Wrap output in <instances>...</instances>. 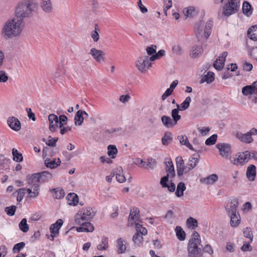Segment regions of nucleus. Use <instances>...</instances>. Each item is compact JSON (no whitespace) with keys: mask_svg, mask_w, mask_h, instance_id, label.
Masks as SVG:
<instances>
[{"mask_svg":"<svg viewBox=\"0 0 257 257\" xmlns=\"http://www.w3.org/2000/svg\"><path fill=\"white\" fill-rule=\"evenodd\" d=\"M24 22L22 18L17 17L9 20L5 24L3 32L5 36L8 38H12L19 36L24 29Z\"/></svg>","mask_w":257,"mask_h":257,"instance_id":"obj_1","label":"nucleus"},{"mask_svg":"<svg viewBox=\"0 0 257 257\" xmlns=\"http://www.w3.org/2000/svg\"><path fill=\"white\" fill-rule=\"evenodd\" d=\"M139 209L135 207L131 208L128 217V224H133V222H136L140 219ZM136 233L133 236V241H141L143 239V235L147 233V230L139 223H135Z\"/></svg>","mask_w":257,"mask_h":257,"instance_id":"obj_2","label":"nucleus"},{"mask_svg":"<svg viewBox=\"0 0 257 257\" xmlns=\"http://www.w3.org/2000/svg\"><path fill=\"white\" fill-rule=\"evenodd\" d=\"M36 8V4L32 0H26L19 5L16 9V17L22 18L31 16L32 12Z\"/></svg>","mask_w":257,"mask_h":257,"instance_id":"obj_3","label":"nucleus"},{"mask_svg":"<svg viewBox=\"0 0 257 257\" xmlns=\"http://www.w3.org/2000/svg\"><path fill=\"white\" fill-rule=\"evenodd\" d=\"M95 215V212L90 207L82 208L79 210L75 216V221L76 224H81L82 221L89 220Z\"/></svg>","mask_w":257,"mask_h":257,"instance_id":"obj_4","label":"nucleus"},{"mask_svg":"<svg viewBox=\"0 0 257 257\" xmlns=\"http://www.w3.org/2000/svg\"><path fill=\"white\" fill-rule=\"evenodd\" d=\"M240 0H227V2L222 8V14L229 17L236 13L239 8Z\"/></svg>","mask_w":257,"mask_h":257,"instance_id":"obj_5","label":"nucleus"},{"mask_svg":"<svg viewBox=\"0 0 257 257\" xmlns=\"http://www.w3.org/2000/svg\"><path fill=\"white\" fill-rule=\"evenodd\" d=\"M189 257H202V245L200 242H189L188 245Z\"/></svg>","mask_w":257,"mask_h":257,"instance_id":"obj_6","label":"nucleus"},{"mask_svg":"<svg viewBox=\"0 0 257 257\" xmlns=\"http://www.w3.org/2000/svg\"><path fill=\"white\" fill-rule=\"evenodd\" d=\"M63 224V221L61 219H58L55 223L52 224L50 227V234H47V238L53 241L55 238L58 237L59 234V230Z\"/></svg>","mask_w":257,"mask_h":257,"instance_id":"obj_7","label":"nucleus"},{"mask_svg":"<svg viewBox=\"0 0 257 257\" xmlns=\"http://www.w3.org/2000/svg\"><path fill=\"white\" fill-rule=\"evenodd\" d=\"M257 134V129L252 127L249 132L245 134H242L240 132H237L236 137L241 142L245 143H250L253 141L252 136H255Z\"/></svg>","mask_w":257,"mask_h":257,"instance_id":"obj_8","label":"nucleus"},{"mask_svg":"<svg viewBox=\"0 0 257 257\" xmlns=\"http://www.w3.org/2000/svg\"><path fill=\"white\" fill-rule=\"evenodd\" d=\"M250 159L249 151H246L238 154L237 157L233 158L230 162L235 165H243L247 163Z\"/></svg>","mask_w":257,"mask_h":257,"instance_id":"obj_9","label":"nucleus"},{"mask_svg":"<svg viewBox=\"0 0 257 257\" xmlns=\"http://www.w3.org/2000/svg\"><path fill=\"white\" fill-rule=\"evenodd\" d=\"M136 67L142 73L145 72L151 67V63L149 62V57L147 56L140 57L136 62Z\"/></svg>","mask_w":257,"mask_h":257,"instance_id":"obj_10","label":"nucleus"},{"mask_svg":"<svg viewBox=\"0 0 257 257\" xmlns=\"http://www.w3.org/2000/svg\"><path fill=\"white\" fill-rule=\"evenodd\" d=\"M177 173L178 177H180L183 175L184 173L188 172V168L185 165L184 161L181 156H178L176 158Z\"/></svg>","mask_w":257,"mask_h":257,"instance_id":"obj_11","label":"nucleus"},{"mask_svg":"<svg viewBox=\"0 0 257 257\" xmlns=\"http://www.w3.org/2000/svg\"><path fill=\"white\" fill-rule=\"evenodd\" d=\"M238 200L236 198H233L230 199V201H228L225 206V209L227 215L237 213V207L238 205Z\"/></svg>","mask_w":257,"mask_h":257,"instance_id":"obj_12","label":"nucleus"},{"mask_svg":"<svg viewBox=\"0 0 257 257\" xmlns=\"http://www.w3.org/2000/svg\"><path fill=\"white\" fill-rule=\"evenodd\" d=\"M222 157L227 158L231 154V146L229 144L219 143L216 145Z\"/></svg>","mask_w":257,"mask_h":257,"instance_id":"obj_13","label":"nucleus"},{"mask_svg":"<svg viewBox=\"0 0 257 257\" xmlns=\"http://www.w3.org/2000/svg\"><path fill=\"white\" fill-rule=\"evenodd\" d=\"M164 163L166 164V171L167 173L166 175H168V178L169 177L172 178L175 176V172L174 167L171 158H166L165 159Z\"/></svg>","mask_w":257,"mask_h":257,"instance_id":"obj_14","label":"nucleus"},{"mask_svg":"<svg viewBox=\"0 0 257 257\" xmlns=\"http://www.w3.org/2000/svg\"><path fill=\"white\" fill-rule=\"evenodd\" d=\"M7 122L8 125L13 130L18 132L21 128V123L20 120L15 116L9 117Z\"/></svg>","mask_w":257,"mask_h":257,"instance_id":"obj_15","label":"nucleus"},{"mask_svg":"<svg viewBox=\"0 0 257 257\" xmlns=\"http://www.w3.org/2000/svg\"><path fill=\"white\" fill-rule=\"evenodd\" d=\"M227 56V52H223L220 56H219L213 63L214 67L218 70H221L224 66L225 58Z\"/></svg>","mask_w":257,"mask_h":257,"instance_id":"obj_16","label":"nucleus"},{"mask_svg":"<svg viewBox=\"0 0 257 257\" xmlns=\"http://www.w3.org/2000/svg\"><path fill=\"white\" fill-rule=\"evenodd\" d=\"M26 181L29 186L33 188V186H39V176L38 173H34L32 175H28L27 177Z\"/></svg>","mask_w":257,"mask_h":257,"instance_id":"obj_17","label":"nucleus"},{"mask_svg":"<svg viewBox=\"0 0 257 257\" xmlns=\"http://www.w3.org/2000/svg\"><path fill=\"white\" fill-rule=\"evenodd\" d=\"M168 181V175H166L161 178L160 183L163 188H167L170 192H173L176 189L175 184L171 180L170 184L169 185L167 184Z\"/></svg>","mask_w":257,"mask_h":257,"instance_id":"obj_18","label":"nucleus"},{"mask_svg":"<svg viewBox=\"0 0 257 257\" xmlns=\"http://www.w3.org/2000/svg\"><path fill=\"white\" fill-rule=\"evenodd\" d=\"M49 121V130L51 132H55L56 128L58 127L59 118L55 114H50L48 116Z\"/></svg>","mask_w":257,"mask_h":257,"instance_id":"obj_19","label":"nucleus"},{"mask_svg":"<svg viewBox=\"0 0 257 257\" xmlns=\"http://www.w3.org/2000/svg\"><path fill=\"white\" fill-rule=\"evenodd\" d=\"M90 54L97 62H101L104 60V54L101 50H97L94 48L91 49Z\"/></svg>","mask_w":257,"mask_h":257,"instance_id":"obj_20","label":"nucleus"},{"mask_svg":"<svg viewBox=\"0 0 257 257\" xmlns=\"http://www.w3.org/2000/svg\"><path fill=\"white\" fill-rule=\"evenodd\" d=\"M246 177L250 181L255 180L256 175V167L254 165H249L246 169Z\"/></svg>","mask_w":257,"mask_h":257,"instance_id":"obj_21","label":"nucleus"},{"mask_svg":"<svg viewBox=\"0 0 257 257\" xmlns=\"http://www.w3.org/2000/svg\"><path fill=\"white\" fill-rule=\"evenodd\" d=\"M203 52V49L201 46L195 45L193 46L190 50V56L192 58H196L199 57Z\"/></svg>","mask_w":257,"mask_h":257,"instance_id":"obj_22","label":"nucleus"},{"mask_svg":"<svg viewBox=\"0 0 257 257\" xmlns=\"http://www.w3.org/2000/svg\"><path fill=\"white\" fill-rule=\"evenodd\" d=\"M200 156L198 154L196 153L193 155V156L189 158V162L187 164V165L189 166L188 168V171H190L194 168L198 163L199 162Z\"/></svg>","mask_w":257,"mask_h":257,"instance_id":"obj_23","label":"nucleus"},{"mask_svg":"<svg viewBox=\"0 0 257 257\" xmlns=\"http://www.w3.org/2000/svg\"><path fill=\"white\" fill-rule=\"evenodd\" d=\"M80 224L81 225V226L77 227L76 229L78 232H92L94 230V226L89 222H84L82 221V223Z\"/></svg>","mask_w":257,"mask_h":257,"instance_id":"obj_24","label":"nucleus"},{"mask_svg":"<svg viewBox=\"0 0 257 257\" xmlns=\"http://www.w3.org/2000/svg\"><path fill=\"white\" fill-rule=\"evenodd\" d=\"M230 218V225L233 227H237L240 222V217L239 214L237 212V213H234L228 215Z\"/></svg>","mask_w":257,"mask_h":257,"instance_id":"obj_25","label":"nucleus"},{"mask_svg":"<svg viewBox=\"0 0 257 257\" xmlns=\"http://www.w3.org/2000/svg\"><path fill=\"white\" fill-rule=\"evenodd\" d=\"M218 179V176L216 174H213L206 178L201 179L200 182L206 185H212L214 184Z\"/></svg>","mask_w":257,"mask_h":257,"instance_id":"obj_26","label":"nucleus"},{"mask_svg":"<svg viewBox=\"0 0 257 257\" xmlns=\"http://www.w3.org/2000/svg\"><path fill=\"white\" fill-rule=\"evenodd\" d=\"M183 12L186 18H192L198 15V12L193 7H189L185 8Z\"/></svg>","mask_w":257,"mask_h":257,"instance_id":"obj_27","label":"nucleus"},{"mask_svg":"<svg viewBox=\"0 0 257 257\" xmlns=\"http://www.w3.org/2000/svg\"><path fill=\"white\" fill-rule=\"evenodd\" d=\"M214 80V74L213 72L208 71L206 74L202 76L200 83L206 82L207 84L212 83Z\"/></svg>","mask_w":257,"mask_h":257,"instance_id":"obj_28","label":"nucleus"},{"mask_svg":"<svg viewBox=\"0 0 257 257\" xmlns=\"http://www.w3.org/2000/svg\"><path fill=\"white\" fill-rule=\"evenodd\" d=\"M161 121L164 125L167 128L172 127L176 125L173 120L167 115H163L161 117Z\"/></svg>","mask_w":257,"mask_h":257,"instance_id":"obj_29","label":"nucleus"},{"mask_svg":"<svg viewBox=\"0 0 257 257\" xmlns=\"http://www.w3.org/2000/svg\"><path fill=\"white\" fill-rule=\"evenodd\" d=\"M42 9L46 13H50L52 11V5L50 0H42L41 3Z\"/></svg>","mask_w":257,"mask_h":257,"instance_id":"obj_30","label":"nucleus"},{"mask_svg":"<svg viewBox=\"0 0 257 257\" xmlns=\"http://www.w3.org/2000/svg\"><path fill=\"white\" fill-rule=\"evenodd\" d=\"M242 10L244 15L247 17L251 16L252 13V7L248 2L245 1L243 2Z\"/></svg>","mask_w":257,"mask_h":257,"instance_id":"obj_31","label":"nucleus"},{"mask_svg":"<svg viewBox=\"0 0 257 257\" xmlns=\"http://www.w3.org/2000/svg\"><path fill=\"white\" fill-rule=\"evenodd\" d=\"M26 189V191L29 194V197L31 198H36L39 194L40 186H33L32 188L29 186Z\"/></svg>","mask_w":257,"mask_h":257,"instance_id":"obj_32","label":"nucleus"},{"mask_svg":"<svg viewBox=\"0 0 257 257\" xmlns=\"http://www.w3.org/2000/svg\"><path fill=\"white\" fill-rule=\"evenodd\" d=\"M68 203L70 205H76L78 203V197L74 193H70L67 196Z\"/></svg>","mask_w":257,"mask_h":257,"instance_id":"obj_33","label":"nucleus"},{"mask_svg":"<svg viewBox=\"0 0 257 257\" xmlns=\"http://www.w3.org/2000/svg\"><path fill=\"white\" fill-rule=\"evenodd\" d=\"M248 37L253 41H257V26L254 25L250 27L247 31Z\"/></svg>","mask_w":257,"mask_h":257,"instance_id":"obj_34","label":"nucleus"},{"mask_svg":"<svg viewBox=\"0 0 257 257\" xmlns=\"http://www.w3.org/2000/svg\"><path fill=\"white\" fill-rule=\"evenodd\" d=\"M176 236L180 241H183L185 239L186 233L182 227L180 226H177L175 229Z\"/></svg>","mask_w":257,"mask_h":257,"instance_id":"obj_35","label":"nucleus"},{"mask_svg":"<svg viewBox=\"0 0 257 257\" xmlns=\"http://www.w3.org/2000/svg\"><path fill=\"white\" fill-rule=\"evenodd\" d=\"M61 160L60 159H58V161L56 162L55 160H51L50 159H46L45 161V164L48 168H50L51 169H55L57 168L58 166H60L61 164Z\"/></svg>","mask_w":257,"mask_h":257,"instance_id":"obj_36","label":"nucleus"},{"mask_svg":"<svg viewBox=\"0 0 257 257\" xmlns=\"http://www.w3.org/2000/svg\"><path fill=\"white\" fill-rule=\"evenodd\" d=\"M177 139L179 140L181 145L186 146L190 150H194L193 146L190 144L188 138L186 135L178 136Z\"/></svg>","mask_w":257,"mask_h":257,"instance_id":"obj_37","label":"nucleus"},{"mask_svg":"<svg viewBox=\"0 0 257 257\" xmlns=\"http://www.w3.org/2000/svg\"><path fill=\"white\" fill-rule=\"evenodd\" d=\"M84 119V118L82 114V110H78L74 116L75 124L76 125H81L83 122Z\"/></svg>","mask_w":257,"mask_h":257,"instance_id":"obj_38","label":"nucleus"},{"mask_svg":"<svg viewBox=\"0 0 257 257\" xmlns=\"http://www.w3.org/2000/svg\"><path fill=\"white\" fill-rule=\"evenodd\" d=\"M203 25L202 22L200 21L197 22L194 26V30L198 41H200V37H202L201 33L202 32Z\"/></svg>","mask_w":257,"mask_h":257,"instance_id":"obj_39","label":"nucleus"},{"mask_svg":"<svg viewBox=\"0 0 257 257\" xmlns=\"http://www.w3.org/2000/svg\"><path fill=\"white\" fill-rule=\"evenodd\" d=\"M179 105L177 104V108L173 109L171 111V116L172 119L177 124L178 121L181 119V115L179 114V111L180 109H179Z\"/></svg>","mask_w":257,"mask_h":257,"instance_id":"obj_40","label":"nucleus"},{"mask_svg":"<svg viewBox=\"0 0 257 257\" xmlns=\"http://www.w3.org/2000/svg\"><path fill=\"white\" fill-rule=\"evenodd\" d=\"M186 187L185 185L183 182H180L177 186L176 191L175 194L178 197H180L183 196L184 191L186 190Z\"/></svg>","mask_w":257,"mask_h":257,"instance_id":"obj_41","label":"nucleus"},{"mask_svg":"<svg viewBox=\"0 0 257 257\" xmlns=\"http://www.w3.org/2000/svg\"><path fill=\"white\" fill-rule=\"evenodd\" d=\"M122 168L119 167L116 169V179L119 183L124 182L126 180L125 177L122 173Z\"/></svg>","mask_w":257,"mask_h":257,"instance_id":"obj_42","label":"nucleus"},{"mask_svg":"<svg viewBox=\"0 0 257 257\" xmlns=\"http://www.w3.org/2000/svg\"><path fill=\"white\" fill-rule=\"evenodd\" d=\"M186 225L189 228L195 229L198 226V221L196 219L189 217L187 219Z\"/></svg>","mask_w":257,"mask_h":257,"instance_id":"obj_43","label":"nucleus"},{"mask_svg":"<svg viewBox=\"0 0 257 257\" xmlns=\"http://www.w3.org/2000/svg\"><path fill=\"white\" fill-rule=\"evenodd\" d=\"M157 165L156 161L152 158L148 159V161L144 162L143 167H145L147 169L153 170Z\"/></svg>","mask_w":257,"mask_h":257,"instance_id":"obj_44","label":"nucleus"},{"mask_svg":"<svg viewBox=\"0 0 257 257\" xmlns=\"http://www.w3.org/2000/svg\"><path fill=\"white\" fill-rule=\"evenodd\" d=\"M38 174H39V180H40L41 183L50 179L52 177L51 174L48 171H43L38 173Z\"/></svg>","mask_w":257,"mask_h":257,"instance_id":"obj_45","label":"nucleus"},{"mask_svg":"<svg viewBox=\"0 0 257 257\" xmlns=\"http://www.w3.org/2000/svg\"><path fill=\"white\" fill-rule=\"evenodd\" d=\"M213 26V22L211 20L208 21L206 23L204 29V35L206 39H207L211 34V28Z\"/></svg>","mask_w":257,"mask_h":257,"instance_id":"obj_46","label":"nucleus"},{"mask_svg":"<svg viewBox=\"0 0 257 257\" xmlns=\"http://www.w3.org/2000/svg\"><path fill=\"white\" fill-rule=\"evenodd\" d=\"M242 93L244 96L251 95L255 94L254 90L251 85H246L242 87Z\"/></svg>","mask_w":257,"mask_h":257,"instance_id":"obj_47","label":"nucleus"},{"mask_svg":"<svg viewBox=\"0 0 257 257\" xmlns=\"http://www.w3.org/2000/svg\"><path fill=\"white\" fill-rule=\"evenodd\" d=\"M13 160L17 162H21L23 160L22 154L19 152L17 149L13 148L12 150Z\"/></svg>","mask_w":257,"mask_h":257,"instance_id":"obj_48","label":"nucleus"},{"mask_svg":"<svg viewBox=\"0 0 257 257\" xmlns=\"http://www.w3.org/2000/svg\"><path fill=\"white\" fill-rule=\"evenodd\" d=\"M26 189L25 188H21L18 189L14 193V195H16L17 194V201L18 202H21L25 194H26Z\"/></svg>","mask_w":257,"mask_h":257,"instance_id":"obj_49","label":"nucleus"},{"mask_svg":"<svg viewBox=\"0 0 257 257\" xmlns=\"http://www.w3.org/2000/svg\"><path fill=\"white\" fill-rule=\"evenodd\" d=\"M173 137L170 133H166L162 138V142L163 145L168 146L172 141Z\"/></svg>","mask_w":257,"mask_h":257,"instance_id":"obj_50","label":"nucleus"},{"mask_svg":"<svg viewBox=\"0 0 257 257\" xmlns=\"http://www.w3.org/2000/svg\"><path fill=\"white\" fill-rule=\"evenodd\" d=\"M117 153V149L115 145H109L107 147V154L111 158H114Z\"/></svg>","mask_w":257,"mask_h":257,"instance_id":"obj_51","label":"nucleus"},{"mask_svg":"<svg viewBox=\"0 0 257 257\" xmlns=\"http://www.w3.org/2000/svg\"><path fill=\"white\" fill-rule=\"evenodd\" d=\"M19 227L21 230L24 232H27L29 229V226L27 224L26 218H23L19 224Z\"/></svg>","mask_w":257,"mask_h":257,"instance_id":"obj_52","label":"nucleus"},{"mask_svg":"<svg viewBox=\"0 0 257 257\" xmlns=\"http://www.w3.org/2000/svg\"><path fill=\"white\" fill-rule=\"evenodd\" d=\"M17 206L15 205H12L10 206L6 207L5 208V211L7 214L9 216H14L16 211Z\"/></svg>","mask_w":257,"mask_h":257,"instance_id":"obj_53","label":"nucleus"},{"mask_svg":"<svg viewBox=\"0 0 257 257\" xmlns=\"http://www.w3.org/2000/svg\"><path fill=\"white\" fill-rule=\"evenodd\" d=\"M117 246L118 247L117 252L118 253H122L126 250L127 247V243L125 242L123 244V242H117Z\"/></svg>","mask_w":257,"mask_h":257,"instance_id":"obj_54","label":"nucleus"},{"mask_svg":"<svg viewBox=\"0 0 257 257\" xmlns=\"http://www.w3.org/2000/svg\"><path fill=\"white\" fill-rule=\"evenodd\" d=\"M217 138V135L213 134L206 139L205 144L207 146H211L215 144Z\"/></svg>","mask_w":257,"mask_h":257,"instance_id":"obj_55","label":"nucleus"},{"mask_svg":"<svg viewBox=\"0 0 257 257\" xmlns=\"http://www.w3.org/2000/svg\"><path fill=\"white\" fill-rule=\"evenodd\" d=\"M121 131V127H117V128H111L110 129H108L105 131V133L106 134H115L114 136H117L120 135V132Z\"/></svg>","mask_w":257,"mask_h":257,"instance_id":"obj_56","label":"nucleus"},{"mask_svg":"<svg viewBox=\"0 0 257 257\" xmlns=\"http://www.w3.org/2000/svg\"><path fill=\"white\" fill-rule=\"evenodd\" d=\"M191 101V97L190 96H187L181 104L182 110H184L188 108Z\"/></svg>","mask_w":257,"mask_h":257,"instance_id":"obj_57","label":"nucleus"},{"mask_svg":"<svg viewBox=\"0 0 257 257\" xmlns=\"http://www.w3.org/2000/svg\"><path fill=\"white\" fill-rule=\"evenodd\" d=\"M243 235L246 238H249L250 241H252L253 235L250 228L246 227L244 229L243 231Z\"/></svg>","mask_w":257,"mask_h":257,"instance_id":"obj_58","label":"nucleus"},{"mask_svg":"<svg viewBox=\"0 0 257 257\" xmlns=\"http://www.w3.org/2000/svg\"><path fill=\"white\" fill-rule=\"evenodd\" d=\"M98 28V25H95V30L92 31L91 34V37L93 39L94 42H97L99 39V36L98 32L97 31Z\"/></svg>","mask_w":257,"mask_h":257,"instance_id":"obj_59","label":"nucleus"},{"mask_svg":"<svg viewBox=\"0 0 257 257\" xmlns=\"http://www.w3.org/2000/svg\"><path fill=\"white\" fill-rule=\"evenodd\" d=\"M49 139L47 142H46V144L50 147H55L56 143L58 140V138H52L51 136L49 137Z\"/></svg>","mask_w":257,"mask_h":257,"instance_id":"obj_60","label":"nucleus"},{"mask_svg":"<svg viewBox=\"0 0 257 257\" xmlns=\"http://www.w3.org/2000/svg\"><path fill=\"white\" fill-rule=\"evenodd\" d=\"M25 243L24 242H20L16 244L13 247L14 252H19L22 248L24 247Z\"/></svg>","mask_w":257,"mask_h":257,"instance_id":"obj_61","label":"nucleus"},{"mask_svg":"<svg viewBox=\"0 0 257 257\" xmlns=\"http://www.w3.org/2000/svg\"><path fill=\"white\" fill-rule=\"evenodd\" d=\"M157 47L156 45H152L151 46L148 47L146 48V51L149 55L155 54L156 53Z\"/></svg>","mask_w":257,"mask_h":257,"instance_id":"obj_62","label":"nucleus"},{"mask_svg":"<svg viewBox=\"0 0 257 257\" xmlns=\"http://www.w3.org/2000/svg\"><path fill=\"white\" fill-rule=\"evenodd\" d=\"M198 131L202 136H206L210 129L209 127H198Z\"/></svg>","mask_w":257,"mask_h":257,"instance_id":"obj_63","label":"nucleus"},{"mask_svg":"<svg viewBox=\"0 0 257 257\" xmlns=\"http://www.w3.org/2000/svg\"><path fill=\"white\" fill-rule=\"evenodd\" d=\"M172 51L176 55H181L182 54V49L179 45H174L172 47Z\"/></svg>","mask_w":257,"mask_h":257,"instance_id":"obj_64","label":"nucleus"}]
</instances>
